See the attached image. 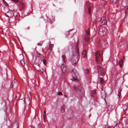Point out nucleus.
<instances>
[{
	"label": "nucleus",
	"instance_id": "1",
	"mask_svg": "<svg viewBox=\"0 0 128 128\" xmlns=\"http://www.w3.org/2000/svg\"><path fill=\"white\" fill-rule=\"evenodd\" d=\"M79 58L80 56L79 50L78 48L77 47L76 53L73 55L70 59L72 64H76L78 61Z\"/></svg>",
	"mask_w": 128,
	"mask_h": 128
},
{
	"label": "nucleus",
	"instance_id": "2",
	"mask_svg": "<svg viewBox=\"0 0 128 128\" xmlns=\"http://www.w3.org/2000/svg\"><path fill=\"white\" fill-rule=\"evenodd\" d=\"M73 88L80 96H84V90L83 88L81 86H77L74 85L73 86Z\"/></svg>",
	"mask_w": 128,
	"mask_h": 128
},
{
	"label": "nucleus",
	"instance_id": "3",
	"mask_svg": "<svg viewBox=\"0 0 128 128\" xmlns=\"http://www.w3.org/2000/svg\"><path fill=\"white\" fill-rule=\"evenodd\" d=\"M71 76L70 79L73 81H75L77 82L78 80L76 78L77 77L76 76L78 74V73L75 70H72V72H71Z\"/></svg>",
	"mask_w": 128,
	"mask_h": 128
},
{
	"label": "nucleus",
	"instance_id": "4",
	"mask_svg": "<svg viewBox=\"0 0 128 128\" xmlns=\"http://www.w3.org/2000/svg\"><path fill=\"white\" fill-rule=\"evenodd\" d=\"M107 45L106 41L105 39L100 40L98 43L99 46L102 48L106 47Z\"/></svg>",
	"mask_w": 128,
	"mask_h": 128
},
{
	"label": "nucleus",
	"instance_id": "5",
	"mask_svg": "<svg viewBox=\"0 0 128 128\" xmlns=\"http://www.w3.org/2000/svg\"><path fill=\"white\" fill-rule=\"evenodd\" d=\"M107 31L106 28L103 27H101L100 28L98 34L99 35L102 36L106 34Z\"/></svg>",
	"mask_w": 128,
	"mask_h": 128
},
{
	"label": "nucleus",
	"instance_id": "6",
	"mask_svg": "<svg viewBox=\"0 0 128 128\" xmlns=\"http://www.w3.org/2000/svg\"><path fill=\"white\" fill-rule=\"evenodd\" d=\"M98 70V72L100 75L102 76L104 75L105 73V72L104 69L102 68L101 66L98 64L97 66Z\"/></svg>",
	"mask_w": 128,
	"mask_h": 128
},
{
	"label": "nucleus",
	"instance_id": "7",
	"mask_svg": "<svg viewBox=\"0 0 128 128\" xmlns=\"http://www.w3.org/2000/svg\"><path fill=\"white\" fill-rule=\"evenodd\" d=\"M90 36V30L88 29L86 30V33L84 36V40L86 42H88L89 41Z\"/></svg>",
	"mask_w": 128,
	"mask_h": 128
},
{
	"label": "nucleus",
	"instance_id": "8",
	"mask_svg": "<svg viewBox=\"0 0 128 128\" xmlns=\"http://www.w3.org/2000/svg\"><path fill=\"white\" fill-rule=\"evenodd\" d=\"M96 56V61H100L102 62L103 60V59L101 58V56L100 55V52H97L95 54Z\"/></svg>",
	"mask_w": 128,
	"mask_h": 128
},
{
	"label": "nucleus",
	"instance_id": "9",
	"mask_svg": "<svg viewBox=\"0 0 128 128\" xmlns=\"http://www.w3.org/2000/svg\"><path fill=\"white\" fill-rule=\"evenodd\" d=\"M100 22L102 24H106L107 23V19L104 16H103L101 18Z\"/></svg>",
	"mask_w": 128,
	"mask_h": 128
},
{
	"label": "nucleus",
	"instance_id": "10",
	"mask_svg": "<svg viewBox=\"0 0 128 128\" xmlns=\"http://www.w3.org/2000/svg\"><path fill=\"white\" fill-rule=\"evenodd\" d=\"M7 14H6V13H5V14L8 17H11L14 15L13 12L12 11H8L7 12Z\"/></svg>",
	"mask_w": 128,
	"mask_h": 128
},
{
	"label": "nucleus",
	"instance_id": "11",
	"mask_svg": "<svg viewBox=\"0 0 128 128\" xmlns=\"http://www.w3.org/2000/svg\"><path fill=\"white\" fill-rule=\"evenodd\" d=\"M61 68L62 71V72L64 73L66 72L67 68L64 65V64L61 66Z\"/></svg>",
	"mask_w": 128,
	"mask_h": 128
},
{
	"label": "nucleus",
	"instance_id": "12",
	"mask_svg": "<svg viewBox=\"0 0 128 128\" xmlns=\"http://www.w3.org/2000/svg\"><path fill=\"white\" fill-rule=\"evenodd\" d=\"M87 53L86 51V50H84L82 53V56L84 58L86 57V55Z\"/></svg>",
	"mask_w": 128,
	"mask_h": 128
},
{
	"label": "nucleus",
	"instance_id": "13",
	"mask_svg": "<svg viewBox=\"0 0 128 128\" xmlns=\"http://www.w3.org/2000/svg\"><path fill=\"white\" fill-rule=\"evenodd\" d=\"M38 58L39 59V60L38 62V66H40V64H41L42 61V59L41 58L40 60V57L38 56Z\"/></svg>",
	"mask_w": 128,
	"mask_h": 128
},
{
	"label": "nucleus",
	"instance_id": "14",
	"mask_svg": "<svg viewBox=\"0 0 128 128\" xmlns=\"http://www.w3.org/2000/svg\"><path fill=\"white\" fill-rule=\"evenodd\" d=\"M100 83H101V84H102L104 85L105 82V81L103 78H100Z\"/></svg>",
	"mask_w": 128,
	"mask_h": 128
},
{
	"label": "nucleus",
	"instance_id": "15",
	"mask_svg": "<svg viewBox=\"0 0 128 128\" xmlns=\"http://www.w3.org/2000/svg\"><path fill=\"white\" fill-rule=\"evenodd\" d=\"M16 80H15V78H14V80H13V82L14 83V84H13L12 85V87L13 88L14 87V88L15 87H16L17 86L16 85L15 82H16Z\"/></svg>",
	"mask_w": 128,
	"mask_h": 128
},
{
	"label": "nucleus",
	"instance_id": "16",
	"mask_svg": "<svg viewBox=\"0 0 128 128\" xmlns=\"http://www.w3.org/2000/svg\"><path fill=\"white\" fill-rule=\"evenodd\" d=\"M123 59H121L120 61L119 62V64L120 67H122V65L123 64Z\"/></svg>",
	"mask_w": 128,
	"mask_h": 128
},
{
	"label": "nucleus",
	"instance_id": "17",
	"mask_svg": "<svg viewBox=\"0 0 128 128\" xmlns=\"http://www.w3.org/2000/svg\"><path fill=\"white\" fill-rule=\"evenodd\" d=\"M38 72L41 73H43V72L44 71V70L42 68L39 69L38 70Z\"/></svg>",
	"mask_w": 128,
	"mask_h": 128
},
{
	"label": "nucleus",
	"instance_id": "18",
	"mask_svg": "<svg viewBox=\"0 0 128 128\" xmlns=\"http://www.w3.org/2000/svg\"><path fill=\"white\" fill-rule=\"evenodd\" d=\"M64 108L65 106H63L61 109V111L62 112L64 113Z\"/></svg>",
	"mask_w": 128,
	"mask_h": 128
},
{
	"label": "nucleus",
	"instance_id": "19",
	"mask_svg": "<svg viewBox=\"0 0 128 128\" xmlns=\"http://www.w3.org/2000/svg\"><path fill=\"white\" fill-rule=\"evenodd\" d=\"M20 63L22 65L24 66L25 64V62H24L23 59L22 60H21L20 61Z\"/></svg>",
	"mask_w": 128,
	"mask_h": 128
},
{
	"label": "nucleus",
	"instance_id": "20",
	"mask_svg": "<svg viewBox=\"0 0 128 128\" xmlns=\"http://www.w3.org/2000/svg\"><path fill=\"white\" fill-rule=\"evenodd\" d=\"M20 6L22 8H23L24 7V4L22 2H20Z\"/></svg>",
	"mask_w": 128,
	"mask_h": 128
},
{
	"label": "nucleus",
	"instance_id": "21",
	"mask_svg": "<svg viewBox=\"0 0 128 128\" xmlns=\"http://www.w3.org/2000/svg\"><path fill=\"white\" fill-rule=\"evenodd\" d=\"M62 60L64 62H65V60L66 58V56L65 55H63L62 56Z\"/></svg>",
	"mask_w": 128,
	"mask_h": 128
},
{
	"label": "nucleus",
	"instance_id": "22",
	"mask_svg": "<svg viewBox=\"0 0 128 128\" xmlns=\"http://www.w3.org/2000/svg\"><path fill=\"white\" fill-rule=\"evenodd\" d=\"M52 45H53L51 44H50L49 45V48L51 51L52 49Z\"/></svg>",
	"mask_w": 128,
	"mask_h": 128
},
{
	"label": "nucleus",
	"instance_id": "23",
	"mask_svg": "<svg viewBox=\"0 0 128 128\" xmlns=\"http://www.w3.org/2000/svg\"><path fill=\"white\" fill-rule=\"evenodd\" d=\"M43 62L44 65H46V60L45 59L43 60Z\"/></svg>",
	"mask_w": 128,
	"mask_h": 128
},
{
	"label": "nucleus",
	"instance_id": "24",
	"mask_svg": "<svg viewBox=\"0 0 128 128\" xmlns=\"http://www.w3.org/2000/svg\"><path fill=\"white\" fill-rule=\"evenodd\" d=\"M91 10V8L89 7L88 8V13L89 14H90L91 13V10Z\"/></svg>",
	"mask_w": 128,
	"mask_h": 128
},
{
	"label": "nucleus",
	"instance_id": "25",
	"mask_svg": "<svg viewBox=\"0 0 128 128\" xmlns=\"http://www.w3.org/2000/svg\"><path fill=\"white\" fill-rule=\"evenodd\" d=\"M110 0L111 2H114V3H116V1L118 0Z\"/></svg>",
	"mask_w": 128,
	"mask_h": 128
},
{
	"label": "nucleus",
	"instance_id": "26",
	"mask_svg": "<svg viewBox=\"0 0 128 128\" xmlns=\"http://www.w3.org/2000/svg\"><path fill=\"white\" fill-rule=\"evenodd\" d=\"M94 30H95L96 31V30H97V29L96 28V25L95 24V25H94Z\"/></svg>",
	"mask_w": 128,
	"mask_h": 128
},
{
	"label": "nucleus",
	"instance_id": "27",
	"mask_svg": "<svg viewBox=\"0 0 128 128\" xmlns=\"http://www.w3.org/2000/svg\"><path fill=\"white\" fill-rule=\"evenodd\" d=\"M12 1L16 2H19V0H11Z\"/></svg>",
	"mask_w": 128,
	"mask_h": 128
},
{
	"label": "nucleus",
	"instance_id": "28",
	"mask_svg": "<svg viewBox=\"0 0 128 128\" xmlns=\"http://www.w3.org/2000/svg\"><path fill=\"white\" fill-rule=\"evenodd\" d=\"M123 108H124V109H126V108H127V106H126V105H125V104L124 105H123Z\"/></svg>",
	"mask_w": 128,
	"mask_h": 128
},
{
	"label": "nucleus",
	"instance_id": "29",
	"mask_svg": "<svg viewBox=\"0 0 128 128\" xmlns=\"http://www.w3.org/2000/svg\"><path fill=\"white\" fill-rule=\"evenodd\" d=\"M58 95H62V94L61 92H58Z\"/></svg>",
	"mask_w": 128,
	"mask_h": 128
},
{
	"label": "nucleus",
	"instance_id": "30",
	"mask_svg": "<svg viewBox=\"0 0 128 128\" xmlns=\"http://www.w3.org/2000/svg\"><path fill=\"white\" fill-rule=\"evenodd\" d=\"M89 72V70H86L85 72L86 74H88V73Z\"/></svg>",
	"mask_w": 128,
	"mask_h": 128
},
{
	"label": "nucleus",
	"instance_id": "31",
	"mask_svg": "<svg viewBox=\"0 0 128 128\" xmlns=\"http://www.w3.org/2000/svg\"><path fill=\"white\" fill-rule=\"evenodd\" d=\"M92 92L94 95L96 94V92L95 90H93Z\"/></svg>",
	"mask_w": 128,
	"mask_h": 128
},
{
	"label": "nucleus",
	"instance_id": "32",
	"mask_svg": "<svg viewBox=\"0 0 128 128\" xmlns=\"http://www.w3.org/2000/svg\"><path fill=\"white\" fill-rule=\"evenodd\" d=\"M4 2V4L5 5H6V6H7L8 5V4L7 2Z\"/></svg>",
	"mask_w": 128,
	"mask_h": 128
},
{
	"label": "nucleus",
	"instance_id": "33",
	"mask_svg": "<svg viewBox=\"0 0 128 128\" xmlns=\"http://www.w3.org/2000/svg\"><path fill=\"white\" fill-rule=\"evenodd\" d=\"M37 55L38 56V55H41V54H40V53H38L37 52Z\"/></svg>",
	"mask_w": 128,
	"mask_h": 128
},
{
	"label": "nucleus",
	"instance_id": "34",
	"mask_svg": "<svg viewBox=\"0 0 128 128\" xmlns=\"http://www.w3.org/2000/svg\"><path fill=\"white\" fill-rule=\"evenodd\" d=\"M69 34V32L68 31L67 32V33H66V35H68Z\"/></svg>",
	"mask_w": 128,
	"mask_h": 128
},
{
	"label": "nucleus",
	"instance_id": "35",
	"mask_svg": "<svg viewBox=\"0 0 128 128\" xmlns=\"http://www.w3.org/2000/svg\"><path fill=\"white\" fill-rule=\"evenodd\" d=\"M46 114V112H45V111H44V116H43V117H44V116H45Z\"/></svg>",
	"mask_w": 128,
	"mask_h": 128
},
{
	"label": "nucleus",
	"instance_id": "36",
	"mask_svg": "<svg viewBox=\"0 0 128 128\" xmlns=\"http://www.w3.org/2000/svg\"><path fill=\"white\" fill-rule=\"evenodd\" d=\"M120 92H119V94H118V96H119V97H120Z\"/></svg>",
	"mask_w": 128,
	"mask_h": 128
},
{
	"label": "nucleus",
	"instance_id": "37",
	"mask_svg": "<svg viewBox=\"0 0 128 128\" xmlns=\"http://www.w3.org/2000/svg\"><path fill=\"white\" fill-rule=\"evenodd\" d=\"M128 10V8H126V12H127Z\"/></svg>",
	"mask_w": 128,
	"mask_h": 128
},
{
	"label": "nucleus",
	"instance_id": "38",
	"mask_svg": "<svg viewBox=\"0 0 128 128\" xmlns=\"http://www.w3.org/2000/svg\"><path fill=\"white\" fill-rule=\"evenodd\" d=\"M112 127H107V128H112Z\"/></svg>",
	"mask_w": 128,
	"mask_h": 128
},
{
	"label": "nucleus",
	"instance_id": "39",
	"mask_svg": "<svg viewBox=\"0 0 128 128\" xmlns=\"http://www.w3.org/2000/svg\"><path fill=\"white\" fill-rule=\"evenodd\" d=\"M91 96H92L93 97V96H94V95L93 94H92V95H91Z\"/></svg>",
	"mask_w": 128,
	"mask_h": 128
},
{
	"label": "nucleus",
	"instance_id": "40",
	"mask_svg": "<svg viewBox=\"0 0 128 128\" xmlns=\"http://www.w3.org/2000/svg\"><path fill=\"white\" fill-rule=\"evenodd\" d=\"M125 58V56H124L123 57V58H124V59Z\"/></svg>",
	"mask_w": 128,
	"mask_h": 128
},
{
	"label": "nucleus",
	"instance_id": "41",
	"mask_svg": "<svg viewBox=\"0 0 128 128\" xmlns=\"http://www.w3.org/2000/svg\"><path fill=\"white\" fill-rule=\"evenodd\" d=\"M65 96H66V95H65Z\"/></svg>",
	"mask_w": 128,
	"mask_h": 128
},
{
	"label": "nucleus",
	"instance_id": "42",
	"mask_svg": "<svg viewBox=\"0 0 128 128\" xmlns=\"http://www.w3.org/2000/svg\"><path fill=\"white\" fill-rule=\"evenodd\" d=\"M78 46V44H77V46Z\"/></svg>",
	"mask_w": 128,
	"mask_h": 128
}]
</instances>
